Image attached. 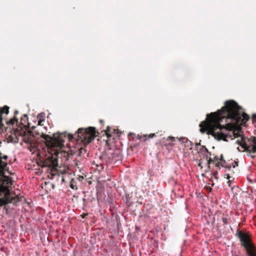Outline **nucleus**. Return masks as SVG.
Returning a JSON list of instances; mask_svg holds the SVG:
<instances>
[{
	"instance_id": "0eeeda50",
	"label": "nucleus",
	"mask_w": 256,
	"mask_h": 256,
	"mask_svg": "<svg viewBox=\"0 0 256 256\" xmlns=\"http://www.w3.org/2000/svg\"><path fill=\"white\" fill-rule=\"evenodd\" d=\"M7 159L6 156H2L0 152V174H4L7 170Z\"/></svg>"
},
{
	"instance_id": "4468645a",
	"label": "nucleus",
	"mask_w": 256,
	"mask_h": 256,
	"mask_svg": "<svg viewBox=\"0 0 256 256\" xmlns=\"http://www.w3.org/2000/svg\"><path fill=\"white\" fill-rule=\"evenodd\" d=\"M251 252H252V256L250 254V252H247V254L249 256H256V248L254 250H252Z\"/></svg>"
},
{
	"instance_id": "dca6fc26",
	"label": "nucleus",
	"mask_w": 256,
	"mask_h": 256,
	"mask_svg": "<svg viewBox=\"0 0 256 256\" xmlns=\"http://www.w3.org/2000/svg\"><path fill=\"white\" fill-rule=\"evenodd\" d=\"M252 120L254 122H256V114L252 116Z\"/></svg>"
},
{
	"instance_id": "423d86ee",
	"label": "nucleus",
	"mask_w": 256,
	"mask_h": 256,
	"mask_svg": "<svg viewBox=\"0 0 256 256\" xmlns=\"http://www.w3.org/2000/svg\"><path fill=\"white\" fill-rule=\"evenodd\" d=\"M206 158H204V159L201 158L198 164V166L200 168L202 172H206L208 171L210 168L209 164H211L212 161L211 158L208 157V155L209 154L207 150H206Z\"/></svg>"
},
{
	"instance_id": "2eb2a0df",
	"label": "nucleus",
	"mask_w": 256,
	"mask_h": 256,
	"mask_svg": "<svg viewBox=\"0 0 256 256\" xmlns=\"http://www.w3.org/2000/svg\"><path fill=\"white\" fill-rule=\"evenodd\" d=\"M70 186L73 190L77 189L76 186L74 185L72 183L70 184Z\"/></svg>"
},
{
	"instance_id": "f03ea898",
	"label": "nucleus",
	"mask_w": 256,
	"mask_h": 256,
	"mask_svg": "<svg viewBox=\"0 0 256 256\" xmlns=\"http://www.w3.org/2000/svg\"><path fill=\"white\" fill-rule=\"evenodd\" d=\"M0 174L2 175L0 178V206L9 202L16 203L20 201L18 196H16L17 200H16V198L10 196V191L12 184V178L4 174Z\"/></svg>"
},
{
	"instance_id": "6e6552de",
	"label": "nucleus",
	"mask_w": 256,
	"mask_h": 256,
	"mask_svg": "<svg viewBox=\"0 0 256 256\" xmlns=\"http://www.w3.org/2000/svg\"><path fill=\"white\" fill-rule=\"evenodd\" d=\"M212 162H213L215 164L216 166L218 167L226 168L227 166L226 162L224 159L223 156L222 154L220 156H216Z\"/></svg>"
},
{
	"instance_id": "9d476101",
	"label": "nucleus",
	"mask_w": 256,
	"mask_h": 256,
	"mask_svg": "<svg viewBox=\"0 0 256 256\" xmlns=\"http://www.w3.org/2000/svg\"><path fill=\"white\" fill-rule=\"evenodd\" d=\"M155 134H150L138 135V138L142 142H146L148 138H152L155 136Z\"/></svg>"
},
{
	"instance_id": "f3484780",
	"label": "nucleus",
	"mask_w": 256,
	"mask_h": 256,
	"mask_svg": "<svg viewBox=\"0 0 256 256\" xmlns=\"http://www.w3.org/2000/svg\"><path fill=\"white\" fill-rule=\"evenodd\" d=\"M168 139H170V140H172V141H174V140L175 138L174 137H168Z\"/></svg>"
},
{
	"instance_id": "1a4fd4ad",
	"label": "nucleus",
	"mask_w": 256,
	"mask_h": 256,
	"mask_svg": "<svg viewBox=\"0 0 256 256\" xmlns=\"http://www.w3.org/2000/svg\"><path fill=\"white\" fill-rule=\"evenodd\" d=\"M8 110H9V108L8 106H5L4 107L1 108H0V128L3 126V124L2 123V114H8V112H9Z\"/></svg>"
},
{
	"instance_id": "f257e3e1",
	"label": "nucleus",
	"mask_w": 256,
	"mask_h": 256,
	"mask_svg": "<svg viewBox=\"0 0 256 256\" xmlns=\"http://www.w3.org/2000/svg\"><path fill=\"white\" fill-rule=\"evenodd\" d=\"M241 110L234 100L226 101L220 110L207 114L206 120L200 124V132L224 141L240 136L241 140L238 141L239 145L246 151L256 153V137L246 142L242 136L240 126L248 120L249 116L244 112L241 114Z\"/></svg>"
},
{
	"instance_id": "39448f33",
	"label": "nucleus",
	"mask_w": 256,
	"mask_h": 256,
	"mask_svg": "<svg viewBox=\"0 0 256 256\" xmlns=\"http://www.w3.org/2000/svg\"><path fill=\"white\" fill-rule=\"evenodd\" d=\"M44 138L46 140L48 146L56 148L54 152L56 155L58 154L57 148L60 149L64 146V140L62 135H54L53 138L48 136H44Z\"/></svg>"
},
{
	"instance_id": "ddd939ff",
	"label": "nucleus",
	"mask_w": 256,
	"mask_h": 256,
	"mask_svg": "<svg viewBox=\"0 0 256 256\" xmlns=\"http://www.w3.org/2000/svg\"><path fill=\"white\" fill-rule=\"evenodd\" d=\"M222 221L224 224H227L229 222L228 219L226 217L222 218Z\"/></svg>"
},
{
	"instance_id": "a211bd4d",
	"label": "nucleus",
	"mask_w": 256,
	"mask_h": 256,
	"mask_svg": "<svg viewBox=\"0 0 256 256\" xmlns=\"http://www.w3.org/2000/svg\"><path fill=\"white\" fill-rule=\"evenodd\" d=\"M88 214H83L82 215V218H84Z\"/></svg>"
},
{
	"instance_id": "f8f14e48",
	"label": "nucleus",
	"mask_w": 256,
	"mask_h": 256,
	"mask_svg": "<svg viewBox=\"0 0 256 256\" xmlns=\"http://www.w3.org/2000/svg\"><path fill=\"white\" fill-rule=\"evenodd\" d=\"M33 137L30 136L28 138L27 140H26V136L24 138V140L26 142L30 143L32 141Z\"/></svg>"
},
{
	"instance_id": "4be33fe9",
	"label": "nucleus",
	"mask_w": 256,
	"mask_h": 256,
	"mask_svg": "<svg viewBox=\"0 0 256 256\" xmlns=\"http://www.w3.org/2000/svg\"><path fill=\"white\" fill-rule=\"evenodd\" d=\"M230 178V176H228V177H227V178L228 179Z\"/></svg>"
},
{
	"instance_id": "aec40b11",
	"label": "nucleus",
	"mask_w": 256,
	"mask_h": 256,
	"mask_svg": "<svg viewBox=\"0 0 256 256\" xmlns=\"http://www.w3.org/2000/svg\"><path fill=\"white\" fill-rule=\"evenodd\" d=\"M228 183H229V186H230V180H228Z\"/></svg>"
},
{
	"instance_id": "20e7f679",
	"label": "nucleus",
	"mask_w": 256,
	"mask_h": 256,
	"mask_svg": "<svg viewBox=\"0 0 256 256\" xmlns=\"http://www.w3.org/2000/svg\"><path fill=\"white\" fill-rule=\"evenodd\" d=\"M237 236L240 240L241 245L245 248L246 252H250V254L252 256L251 251L256 248L252 242L250 233L248 232H244L241 230H238Z\"/></svg>"
},
{
	"instance_id": "9b49d317",
	"label": "nucleus",
	"mask_w": 256,
	"mask_h": 256,
	"mask_svg": "<svg viewBox=\"0 0 256 256\" xmlns=\"http://www.w3.org/2000/svg\"><path fill=\"white\" fill-rule=\"evenodd\" d=\"M111 128L108 126L106 130H105V134L108 138H110L112 136Z\"/></svg>"
},
{
	"instance_id": "5701e85b",
	"label": "nucleus",
	"mask_w": 256,
	"mask_h": 256,
	"mask_svg": "<svg viewBox=\"0 0 256 256\" xmlns=\"http://www.w3.org/2000/svg\"><path fill=\"white\" fill-rule=\"evenodd\" d=\"M11 123H12V124H14V122H12V120Z\"/></svg>"
},
{
	"instance_id": "6ab92c4d",
	"label": "nucleus",
	"mask_w": 256,
	"mask_h": 256,
	"mask_svg": "<svg viewBox=\"0 0 256 256\" xmlns=\"http://www.w3.org/2000/svg\"><path fill=\"white\" fill-rule=\"evenodd\" d=\"M69 138L70 140L72 138V136L71 135H68Z\"/></svg>"
},
{
	"instance_id": "412c9836",
	"label": "nucleus",
	"mask_w": 256,
	"mask_h": 256,
	"mask_svg": "<svg viewBox=\"0 0 256 256\" xmlns=\"http://www.w3.org/2000/svg\"><path fill=\"white\" fill-rule=\"evenodd\" d=\"M40 122H41L40 121L38 122V124H40Z\"/></svg>"
},
{
	"instance_id": "7ed1b4c3",
	"label": "nucleus",
	"mask_w": 256,
	"mask_h": 256,
	"mask_svg": "<svg viewBox=\"0 0 256 256\" xmlns=\"http://www.w3.org/2000/svg\"><path fill=\"white\" fill-rule=\"evenodd\" d=\"M96 136V128L94 127H89L87 128H80L78 130V140L84 144L90 143Z\"/></svg>"
}]
</instances>
